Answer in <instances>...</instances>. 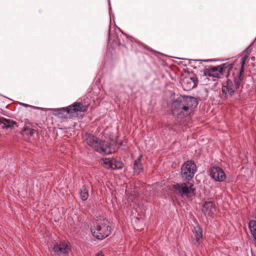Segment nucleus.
I'll return each mask as SVG.
<instances>
[{"instance_id":"412c9836","label":"nucleus","mask_w":256,"mask_h":256,"mask_svg":"<svg viewBox=\"0 0 256 256\" xmlns=\"http://www.w3.org/2000/svg\"><path fill=\"white\" fill-rule=\"evenodd\" d=\"M103 163L105 168L108 169L112 168V160L105 158L103 160Z\"/></svg>"},{"instance_id":"4468645a","label":"nucleus","mask_w":256,"mask_h":256,"mask_svg":"<svg viewBox=\"0 0 256 256\" xmlns=\"http://www.w3.org/2000/svg\"><path fill=\"white\" fill-rule=\"evenodd\" d=\"M184 88L185 90H189L194 88L195 84L192 78H185L182 82Z\"/></svg>"},{"instance_id":"1a4fd4ad","label":"nucleus","mask_w":256,"mask_h":256,"mask_svg":"<svg viewBox=\"0 0 256 256\" xmlns=\"http://www.w3.org/2000/svg\"><path fill=\"white\" fill-rule=\"evenodd\" d=\"M210 176L216 182H223L226 179L224 170L218 166H213L210 169Z\"/></svg>"},{"instance_id":"9b49d317","label":"nucleus","mask_w":256,"mask_h":256,"mask_svg":"<svg viewBox=\"0 0 256 256\" xmlns=\"http://www.w3.org/2000/svg\"><path fill=\"white\" fill-rule=\"evenodd\" d=\"M70 108V114L73 112H84L86 110L87 106L84 105L82 103L76 102L72 105L68 106Z\"/></svg>"},{"instance_id":"7ed1b4c3","label":"nucleus","mask_w":256,"mask_h":256,"mask_svg":"<svg viewBox=\"0 0 256 256\" xmlns=\"http://www.w3.org/2000/svg\"><path fill=\"white\" fill-rule=\"evenodd\" d=\"M84 139L88 146L102 154H108L112 152L110 143L100 140L92 134H86Z\"/></svg>"},{"instance_id":"9d476101","label":"nucleus","mask_w":256,"mask_h":256,"mask_svg":"<svg viewBox=\"0 0 256 256\" xmlns=\"http://www.w3.org/2000/svg\"><path fill=\"white\" fill-rule=\"evenodd\" d=\"M202 211L206 216L214 214L216 211L215 204L211 201L205 202L203 205Z\"/></svg>"},{"instance_id":"cd10ccee","label":"nucleus","mask_w":256,"mask_h":256,"mask_svg":"<svg viewBox=\"0 0 256 256\" xmlns=\"http://www.w3.org/2000/svg\"><path fill=\"white\" fill-rule=\"evenodd\" d=\"M110 36H109V38H108V42H110Z\"/></svg>"},{"instance_id":"a211bd4d","label":"nucleus","mask_w":256,"mask_h":256,"mask_svg":"<svg viewBox=\"0 0 256 256\" xmlns=\"http://www.w3.org/2000/svg\"><path fill=\"white\" fill-rule=\"evenodd\" d=\"M195 239L197 242L199 243L200 240L202 238V230L199 226L194 227L193 230Z\"/></svg>"},{"instance_id":"6ab92c4d","label":"nucleus","mask_w":256,"mask_h":256,"mask_svg":"<svg viewBox=\"0 0 256 256\" xmlns=\"http://www.w3.org/2000/svg\"><path fill=\"white\" fill-rule=\"evenodd\" d=\"M23 135H26L28 136H32L34 134V130L28 126H24L22 130Z\"/></svg>"},{"instance_id":"6e6552de","label":"nucleus","mask_w":256,"mask_h":256,"mask_svg":"<svg viewBox=\"0 0 256 256\" xmlns=\"http://www.w3.org/2000/svg\"><path fill=\"white\" fill-rule=\"evenodd\" d=\"M70 250V246L66 242L56 243L53 248L54 252L58 256L67 254Z\"/></svg>"},{"instance_id":"f257e3e1","label":"nucleus","mask_w":256,"mask_h":256,"mask_svg":"<svg viewBox=\"0 0 256 256\" xmlns=\"http://www.w3.org/2000/svg\"><path fill=\"white\" fill-rule=\"evenodd\" d=\"M248 56H244L241 60V66L240 68H233L231 66L228 78L222 88V92L226 97L232 96L240 87H242L244 78V66L248 58Z\"/></svg>"},{"instance_id":"a878e982","label":"nucleus","mask_w":256,"mask_h":256,"mask_svg":"<svg viewBox=\"0 0 256 256\" xmlns=\"http://www.w3.org/2000/svg\"><path fill=\"white\" fill-rule=\"evenodd\" d=\"M22 105L26 107H27V106H30L27 104H22Z\"/></svg>"},{"instance_id":"20e7f679","label":"nucleus","mask_w":256,"mask_h":256,"mask_svg":"<svg viewBox=\"0 0 256 256\" xmlns=\"http://www.w3.org/2000/svg\"><path fill=\"white\" fill-rule=\"evenodd\" d=\"M231 64L225 63L216 66H210L204 70V74L208 77L216 78H221L224 76L228 78L230 71Z\"/></svg>"},{"instance_id":"dca6fc26","label":"nucleus","mask_w":256,"mask_h":256,"mask_svg":"<svg viewBox=\"0 0 256 256\" xmlns=\"http://www.w3.org/2000/svg\"><path fill=\"white\" fill-rule=\"evenodd\" d=\"M3 124V127L10 128L16 124V122L9 119H6L4 117H0V124Z\"/></svg>"},{"instance_id":"39448f33","label":"nucleus","mask_w":256,"mask_h":256,"mask_svg":"<svg viewBox=\"0 0 256 256\" xmlns=\"http://www.w3.org/2000/svg\"><path fill=\"white\" fill-rule=\"evenodd\" d=\"M172 188L176 194L181 196L190 197L194 194V185L190 181L174 184Z\"/></svg>"},{"instance_id":"f3484780","label":"nucleus","mask_w":256,"mask_h":256,"mask_svg":"<svg viewBox=\"0 0 256 256\" xmlns=\"http://www.w3.org/2000/svg\"><path fill=\"white\" fill-rule=\"evenodd\" d=\"M80 198L83 200H86L88 196V190L85 186H83L80 191Z\"/></svg>"},{"instance_id":"5701e85b","label":"nucleus","mask_w":256,"mask_h":256,"mask_svg":"<svg viewBox=\"0 0 256 256\" xmlns=\"http://www.w3.org/2000/svg\"><path fill=\"white\" fill-rule=\"evenodd\" d=\"M193 61H199V62H201V61H203V62H210L211 61V60H192Z\"/></svg>"},{"instance_id":"f8f14e48","label":"nucleus","mask_w":256,"mask_h":256,"mask_svg":"<svg viewBox=\"0 0 256 256\" xmlns=\"http://www.w3.org/2000/svg\"><path fill=\"white\" fill-rule=\"evenodd\" d=\"M70 108H68V106L66 108L55 109L53 111V114L59 118H66L68 114H70Z\"/></svg>"},{"instance_id":"4be33fe9","label":"nucleus","mask_w":256,"mask_h":256,"mask_svg":"<svg viewBox=\"0 0 256 256\" xmlns=\"http://www.w3.org/2000/svg\"><path fill=\"white\" fill-rule=\"evenodd\" d=\"M243 52L246 54L245 56H248L251 52V49H250L249 48H248Z\"/></svg>"},{"instance_id":"aec40b11","label":"nucleus","mask_w":256,"mask_h":256,"mask_svg":"<svg viewBox=\"0 0 256 256\" xmlns=\"http://www.w3.org/2000/svg\"><path fill=\"white\" fill-rule=\"evenodd\" d=\"M112 169L120 170L122 168V163L120 162L117 161L114 159H112Z\"/></svg>"},{"instance_id":"393cba45","label":"nucleus","mask_w":256,"mask_h":256,"mask_svg":"<svg viewBox=\"0 0 256 256\" xmlns=\"http://www.w3.org/2000/svg\"><path fill=\"white\" fill-rule=\"evenodd\" d=\"M96 256H104L102 252L98 253Z\"/></svg>"},{"instance_id":"0eeeda50","label":"nucleus","mask_w":256,"mask_h":256,"mask_svg":"<svg viewBox=\"0 0 256 256\" xmlns=\"http://www.w3.org/2000/svg\"><path fill=\"white\" fill-rule=\"evenodd\" d=\"M91 232L93 236L98 240H103L110 234V227L105 224H98L91 228Z\"/></svg>"},{"instance_id":"2eb2a0df","label":"nucleus","mask_w":256,"mask_h":256,"mask_svg":"<svg viewBox=\"0 0 256 256\" xmlns=\"http://www.w3.org/2000/svg\"><path fill=\"white\" fill-rule=\"evenodd\" d=\"M142 156H140L138 158L134 161V169L136 172L138 173L142 171V166L141 162V158Z\"/></svg>"},{"instance_id":"f03ea898","label":"nucleus","mask_w":256,"mask_h":256,"mask_svg":"<svg viewBox=\"0 0 256 256\" xmlns=\"http://www.w3.org/2000/svg\"><path fill=\"white\" fill-rule=\"evenodd\" d=\"M198 104V101L194 97L180 96L172 102V112L174 116L182 118L189 115L192 109Z\"/></svg>"},{"instance_id":"ddd939ff","label":"nucleus","mask_w":256,"mask_h":256,"mask_svg":"<svg viewBox=\"0 0 256 256\" xmlns=\"http://www.w3.org/2000/svg\"><path fill=\"white\" fill-rule=\"evenodd\" d=\"M248 228L254 238V243L256 246V220H250L248 223Z\"/></svg>"},{"instance_id":"bb28decb","label":"nucleus","mask_w":256,"mask_h":256,"mask_svg":"<svg viewBox=\"0 0 256 256\" xmlns=\"http://www.w3.org/2000/svg\"><path fill=\"white\" fill-rule=\"evenodd\" d=\"M251 60H252V61H254V60H256V58H255L254 56H252V57L251 58Z\"/></svg>"},{"instance_id":"b1692460","label":"nucleus","mask_w":256,"mask_h":256,"mask_svg":"<svg viewBox=\"0 0 256 256\" xmlns=\"http://www.w3.org/2000/svg\"><path fill=\"white\" fill-rule=\"evenodd\" d=\"M108 4L110 5V15L111 14L110 11L112 10V8L110 6V0H108Z\"/></svg>"},{"instance_id":"423d86ee","label":"nucleus","mask_w":256,"mask_h":256,"mask_svg":"<svg viewBox=\"0 0 256 256\" xmlns=\"http://www.w3.org/2000/svg\"><path fill=\"white\" fill-rule=\"evenodd\" d=\"M181 176L184 181H190L197 172V166L194 162L187 160L181 166Z\"/></svg>"}]
</instances>
